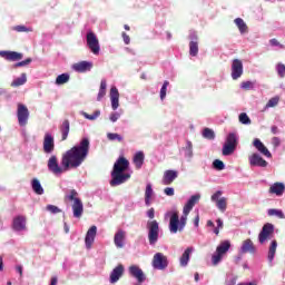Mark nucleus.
<instances>
[{
	"mask_svg": "<svg viewBox=\"0 0 285 285\" xmlns=\"http://www.w3.org/2000/svg\"><path fill=\"white\" fill-rule=\"evenodd\" d=\"M88 153H90V140L83 138L79 145L73 146L62 154L61 165H59V159L52 155L47 163L48 170L52 173V175H63V173H68L70 168H79V166L86 161Z\"/></svg>",
	"mask_w": 285,
	"mask_h": 285,
	"instance_id": "nucleus-1",
	"label": "nucleus"
},
{
	"mask_svg": "<svg viewBox=\"0 0 285 285\" xmlns=\"http://www.w3.org/2000/svg\"><path fill=\"white\" fill-rule=\"evenodd\" d=\"M130 168V161L126 159V157L120 156L116 163L114 164V168L111 171V180L110 186H121V184H126L128 179H130V174L126 173Z\"/></svg>",
	"mask_w": 285,
	"mask_h": 285,
	"instance_id": "nucleus-2",
	"label": "nucleus"
},
{
	"mask_svg": "<svg viewBox=\"0 0 285 285\" xmlns=\"http://www.w3.org/2000/svg\"><path fill=\"white\" fill-rule=\"evenodd\" d=\"M78 197L79 193L71 189L69 190V194L65 195V202H73L71 205L73 217H76V219H81V216L83 215V202H81Z\"/></svg>",
	"mask_w": 285,
	"mask_h": 285,
	"instance_id": "nucleus-3",
	"label": "nucleus"
},
{
	"mask_svg": "<svg viewBox=\"0 0 285 285\" xmlns=\"http://www.w3.org/2000/svg\"><path fill=\"white\" fill-rule=\"evenodd\" d=\"M186 222H188V214H183L179 219V214L177 212L173 213L169 219L170 233L176 234L178 230H184Z\"/></svg>",
	"mask_w": 285,
	"mask_h": 285,
	"instance_id": "nucleus-4",
	"label": "nucleus"
},
{
	"mask_svg": "<svg viewBox=\"0 0 285 285\" xmlns=\"http://www.w3.org/2000/svg\"><path fill=\"white\" fill-rule=\"evenodd\" d=\"M148 242L155 246L159 242V223L157 220L147 222Z\"/></svg>",
	"mask_w": 285,
	"mask_h": 285,
	"instance_id": "nucleus-5",
	"label": "nucleus"
},
{
	"mask_svg": "<svg viewBox=\"0 0 285 285\" xmlns=\"http://www.w3.org/2000/svg\"><path fill=\"white\" fill-rule=\"evenodd\" d=\"M237 148V134L230 132L228 134L225 145L223 146V155L228 157V155H233Z\"/></svg>",
	"mask_w": 285,
	"mask_h": 285,
	"instance_id": "nucleus-6",
	"label": "nucleus"
},
{
	"mask_svg": "<svg viewBox=\"0 0 285 285\" xmlns=\"http://www.w3.org/2000/svg\"><path fill=\"white\" fill-rule=\"evenodd\" d=\"M151 266L155 271H166L168 268V256L164 253H156L151 261Z\"/></svg>",
	"mask_w": 285,
	"mask_h": 285,
	"instance_id": "nucleus-7",
	"label": "nucleus"
},
{
	"mask_svg": "<svg viewBox=\"0 0 285 285\" xmlns=\"http://www.w3.org/2000/svg\"><path fill=\"white\" fill-rule=\"evenodd\" d=\"M87 46L92 55H99L101 47L99 46V39L95 32L89 31L87 33Z\"/></svg>",
	"mask_w": 285,
	"mask_h": 285,
	"instance_id": "nucleus-8",
	"label": "nucleus"
},
{
	"mask_svg": "<svg viewBox=\"0 0 285 285\" xmlns=\"http://www.w3.org/2000/svg\"><path fill=\"white\" fill-rule=\"evenodd\" d=\"M17 117H18V124L19 126H28V119L30 117V111L28 110V107L23 104H18V111H17Z\"/></svg>",
	"mask_w": 285,
	"mask_h": 285,
	"instance_id": "nucleus-9",
	"label": "nucleus"
},
{
	"mask_svg": "<svg viewBox=\"0 0 285 285\" xmlns=\"http://www.w3.org/2000/svg\"><path fill=\"white\" fill-rule=\"evenodd\" d=\"M274 233H275V226H273V224L271 223L265 224L258 235L259 244H264L266 239H269L271 235H273Z\"/></svg>",
	"mask_w": 285,
	"mask_h": 285,
	"instance_id": "nucleus-10",
	"label": "nucleus"
},
{
	"mask_svg": "<svg viewBox=\"0 0 285 285\" xmlns=\"http://www.w3.org/2000/svg\"><path fill=\"white\" fill-rule=\"evenodd\" d=\"M244 75V63L239 59H234L232 62V79L237 81Z\"/></svg>",
	"mask_w": 285,
	"mask_h": 285,
	"instance_id": "nucleus-11",
	"label": "nucleus"
},
{
	"mask_svg": "<svg viewBox=\"0 0 285 285\" xmlns=\"http://www.w3.org/2000/svg\"><path fill=\"white\" fill-rule=\"evenodd\" d=\"M239 253L240 255H246V253H249L250 255H255V253H257V247H255V244L250 238H247L243 242Z\"/></svg>",
	"mask_w": 285,
	"mask_h": 285,
	"instance_id": "nucleus-12",
	"label": "nucleus"
},
{
	"mask_svg": "<svg viewBox=\"0 0 285 285\" xmlns=\"http://www.w3.org/2000/svg\"><path fill=\"white\" fill-rule=\"evenodd\" d=\"M55 151V137L50 134L45 135L43 139V153L47 155H50L51 153Z\"/></svg>",
	"mask_w": 285,
	"mask_h": 285,
	"instance_id": "nucleus-13",
	"label": "nucleus"
},
{
	"mask_svg": "<svg viewBox=\"0 0 285 285\" xmlns=\"http://www.w3.org/2000/svg\"><path fill=\"white\" fill-rule=\"evenodd\" d=\"M199 199H202V196L199 194L193 195L184 206V209H183L184 215H190V210L195 208L196 204H199Z\"/></svg>",
	"mask_w": 285,
	"mask_h": 285,
	"instance_id": "nucleus-14",
	"label": "nucleus"
},
{
	"mask_svg": "<svg viewBox=\"0 0 285 285\" xmlns=\"http://www.w3.org/2000/svg\"><path fill=\"white\" fill-rule=\"evenodd\" d=\"M97 237V226L92 225L85 237V244L87 248H92V244H95V238Z\"/></svg>",
	"mask_w": 285,
	"mask_h": 285,
	"instance_id": "nucleus-15",
	"label": "nucleus"
},
{
	"mask_svg": "<svg viewBox=\"0 0 285 285\" xmlns=\"http://www.w3.org/2000/svg\"><path fill=\"white\" fill-rule=\"evenodd\" d=\"M0 57L6 59V61H21V59H23V53L17 51H0Z\"/></svg>",
	"mask_w": 285,
	"mask_h": 285,
	"instance_id": "nucleus-16",
	"label": "nucleus"
},
{
	"mask_svg": "<svg viewBox=\"0 0 285 285\" xmlns=\"http://www.w3.org/2000/svg\"><path fill=\"white\" fill-rule=\"evenodd\" d=\"M121 277H124V265H118L110 273L109 282L110 284H117Z\"/></svg>",
	"mask_w": 285,
	"mask_h": 285,
	"instance_id": "nucleus-17",
	"label": "nucleus"
},
{
	"mask_svg": "<svg viewBox=\"0 0 285 285\" xmlns=\"http://www.w3.org/2000/svg\"><path fill=\"white\" fill-rule=\"evenodd\" d=\"M72 70H75L76 72H88L92 70V62L82 60L80 62L73 63Z\"/></svg>",
	"mask_w": 285,
	"mask_h": 285,
	"instance_id": "nucleus-18",
	"label": "nucleus"
},
{
	"mask_svg": "<svg viewBox=\"0 0 285 285\" xmlns=\"http://www.w3.org/2000/svg\"><path fill=\"white\" fill-rule=\"evenodd\" d=\"M129 273L132 277H135L139 284H142V282H146V275H144V271L139 268V266L134 265L129 267Z\"/></svg>",
	"mask_w": 285,
	"mask_h": 285,
	"instance_id": "nucleus-19",
	"label": "nucleus"
},
{
	"mask_svg": "<svg viewBox=\"0 0 285 285\" xmlns=\"http://www.w3.org/2000/svg\"><path fill=\"white\" fill-rule=\"evenodd\" d=\"M177 177H179V174L176 170H166L163 177V184L164 186H170Z\"/></svg>",
	"mask_w": 285,
	"mask_h": 285,
	"instance_id": "nucleus-20",
	"label": "nucleus"
},
{
	"mask_svg": "<svg viewBox=\"0 0 285 285\" xmlns=\"http://www.w3.org/2000/svg\"><path fill=\"white\" fill-rule=\"evenodd\" d=\"M253 145L258 150V153H261V155H264L268 159H271V157H273V154H271L268 148L265 147L264 142H262V140H259V138L254 139Z\"/></svg>",
	"mask_w": 285,
	"mask_h": 285,
	"instance_id": "nucleus-21",
	"label": "nucleus"
},
{
	"mask_svg": "<svg viewBox=\"0 0 285 285\" xmlns=\"http://www.w3.org/2000/svg\"><path fill=\"white\" fill-rule=\"evenodd\" d=\"M269 195H276V197H282L285 193V185L284 183H274L271 185L268 189Z\"/></svg>",
	"mask_w": 285,
	"mask_h": 285,
	"instance_id": "nucleus-22",
	"label": "nucleus"
},
{
	"mask_svg": "<svg viewBox=\"0 0 285 285\" xmlns=\"http://www.w3.org/2000/svg\"><path fill=\"white\" fill-rule=\"evenodd\" d=\"M249 164L250 166H258L259 168H266V166H268V161L262 158L258 154H253L249 157Z\"/></svg>",
	"mask_w": 285,
	"mask_h": 285,
	"instance_id": "nucleus-23",
	"label": "nucleus"
},
{
	"mask_svg": "<svg viewBox=\"0 0 285 285\" xmlns=\"http://www.w3.org/2000/svg\"><path fill=\"white\" fill-rule=\"evenodd\" d=\"M126 242V232L124 229H119L114 236L115 246L118 248H124Z\"/></svg>",
	"mask_w": 285,
	"mask_h": 285,
	"instance_id": "nucleus-24",
	"label": "nucleus"
},
{
	"mask_svg": "<svg viewBox=\"0 0 285 285\" xmlns=\"http://www.w3.org/2000/svg\"><path fill=\"white\" fill-rule=\"evenodd\" d=\"M110 101L112 110H117L119 108V89L117 87L110 89Z\"/></svg>",
	"mask_w": 285,
	"mask_h": 285,
	"instance_id": "nucleus-25",
	"label": "nucleus"
},
{
	"mask_svg": "<svg viewBox=\"0 0 285 285\" xmlns=\"http://www.w3.org/2000/svg\"><path fill=\"white\" fill-rule=\"evenodd\" d=\"M13 230H26V216H17L13 218Z\"/></svg>",
	"mask_w": 285,
	"mask_h": 285,
	"instance_id": "nucleus-26",
	"label": "nucleus"
},
{
	"mask_svg": "<svg viewBox=\"0 0 285 285\" xmlns=\"http://www.w3.org/2000/svg\"><path fill=\"white\" fill-rule=\"evenodd\" d=\"M61 132V141H66L68 139V135L70 134V120L65 119L60 126Z\"/></svg>",
	"mask_w": 285,
	"mask_h": 285,
	"instance_id": "nucleus-27",
	"label": "nucleus"
},
{
	"mask_svg": "<svg viewBox=\"0 0 285 285\" xmlns=\"http://www.w3.org/2000/svg\"><path fill=\"white\" fill-rule=\"evenodd\" d=\"M144 159H146L144 151H137L135 154L132 161L137 170H140L141 166H144Z\"/></svg>",
	"mask_w": 285,
	"mask_h": 285,
	"instance_id": "nucleus-28",
	"label": "nucleus"
},
{
	"mask_svg": "<svg viewBox=\"0 0 285 285\" xmlns=\"http://www.w3.org/2000/svg\"><path fill=\"white\" fill-rule=\"evenodd\" d=\"M190 253H193V247H187L183 255L180 256L179 263L180 266L186 267L188 266V262H190Z\"/></svg>",
	"mask_w": 285,
	"mask_h": 285,
	"instance_id": "nucleus-29",
	"label": "nucleus"
},
{
	"mask_svg": "<svg viewBox=\"0 0 285 285\" xmlns=\"http://www.w3.org/2000/svg\"><path fill=\"white\" fill-rule=\"evenodd\" d=\"M230 250V240H224L219 244V246L216 248V253L219 255H226Z\"/></svg>",
	"mask_w": 285,
	"mask_h": 285,
	"instance_id": "nucleus-30",
	"label": "nucleus"
},
{
	"mask_svg": "<svg viewBox=\"0 0 285 285\" xmlns=\"http://www.w3.org/2000/svg\"><path fill=\"white\" fill-rule=\"evenodd\" d=\"M234 23L237 26V28H238V30H239V32H240L242 35L248 32V26L246 24V22H244V19H242V18H236V19L234 20Z\"/></svg>",
	"mask_w": 285,
	"mask_h": 285,
	"instance_id": "nucleus-31",
	"label": "nucleus"
},
{
	"mask_svg": "<svg viewBox=\"0 0 285 285\" xmlns=\"http://www.w3.org/2000/svg\"><path fill=\"white\" fill-rule=\"evenodd\" d=\"M275 253H277V240H273L269 245L267 259L273 262L275 259Z\"/></svg>",
	"mask_w": 285,
	"mask_h": 285,
	"instance_id": "nucleus-32",
	"label": "nucleus"
},
{
	"mask_svg": "<svg viewBox=\"0 0 285 285\" xmlns=\"http://www.w3.org/2000/svg\"><path fill=\"white\" fill-rule=\"evenodd\" d=\"M106 88H108V83H107L106 79H102L100 81V88H99V92L97 96V101H101V99L104 97H106Z\"/></svg>",
	"mask_w": 285,
	"mask_h": 285,
	"instance_id": "nucleus-33",
	"label": "nucleus"
},
{
	"mask_svg": "<svg viewBox=\"0 0 285 285\" xmlns=\"http://www.w3.org/2000/svg\"><path fill=\"white\" fill-rule=\"evenodd\" d=\"M31 186L36 195H43V187L41 186V183L39 181V179L33 178Z\"/></svg>",
	"mask_w": 285,
	"mask_h": 285,
	"instance_id": "nucleus-34",
	"label": "nucleus"
},
{
	"mask_svg": "<svg viewBox=\"0 0 285 285\" xmlns=\"http://www.w3.org/2000/svg\"><path fill=\"white\" fill-rule=\"evenodd\" d=\"M189 55L190 57H197V55H199V42L197 41L189 42Z\"/></svg>",
	"mask_w": 285,
	"mask_h": 285,
	"instance_id": "nucleus-35",
	"label": "nucleus"
},
{
	"mask_svg": "<svg viewBox=\"0 0 285 285\" xmlns=\"http://www.w3.org/2000/svg\"><path fill=\"white\" fill-rule=\"evenodd\" d=\"M216 206L220 213H226V208H228V199L226 197L219 198L217 200Z\"/></svg>",
	"mask_w": 285,
	"mask_h": 285,
	"instance_id": "nucleus-36",
	"label": "nucleus"
},
{
	"mask_svg": "<svg viewBox=\"0 0 285 285\" xmlns=\"http://www.w3.org/2000/svg\"><path fill=\"white\" fill-rule=\"evenodd\" d=\"M150 199H153V185L148 184L145 190V204L150 206Z\"/></svg>",
	"mask_w": 285,
	"mask_h": 285,
	"instance_id": "nucleus-37",
	"label": "nucleus"
},
{
	"mask_svg": "<svg viewBox=\"0 0 285 285\" xmlns=\"http://www.w3.org/2000/svg\"><path fill=\"white\" fill-rule=\"evenodd\" d=\"M68 81H70V75H68V73L59 75L56 78V85L57 86H63V83H68Z\"/></svg>",
	"mask_w": 285,
	"mask_h": 285,
	"instance_id": "nucleus-38",
	"label": "nucleus"
},
{
	"mask_svg": "<svg viewBox=\"0 0 285 285\" xmlns=\"http://www.w3.org/2000/svg\"><path fill=\"white\" fill-rule=\"evenodd\" d=\"M28 81V78L26 77V73H22L21 77L17 78L11 82L12 88H19V86H23Z\"/></svg>",
	"mask_w": 285,
	"mask_h": 285,
	"instance_id": "nucleus-39",
	"label": "nucleus"
},
{
	"mask_svg": "<svg viewBox=\"0 0 285 285\" xmlns=\"http://www.w3.org/2000/svg\"><path fill=\"white\" fill-rule=\"evenodd\" d=\"M267 215L269 217H277L278 219H284V212H282V209H268Z\"/></svg>",
	"mask_w": 285,
	"mask_h": 285,
	"instance_id": "nucleus-40",
	"label": "nucleus"
},
{
	"mask_svg": "<svg viewBox=\"0 0 285 285\" xmlns=\"http://www.w3.org/2000/svg\"><path fill=\"white\" fill-rule=\"evenodd\" d=\"M107 139H109V141H119V144H121V141H124V136L115 132H109L107 134Z\"/></svg>",
	"mask_w": 285,
	"mask_h": 285,
	"instance_id": "nucleus-41",
	"label": "nucleus"
},
{
	"mask_svg": "<svg viewBox=\"0 0 285 285\" xmlns=\"http://www.w3.org/2000/svg\"><path fill=\"white\" fill-rule=\"evenodd\" d=\"M203 137H204V139L213 140V139H215V131L210 128H205L203 130Z\"/></svg>",
	"mask_w": 285,
	"mask_h": 285,
	"instance_id": "nucleus-42",
	"label": "nucleus"
},
{
	"mask_svg": "<svg viewBox=\"0 0 285 285\" xmlns=\"http://www.w3.org/2000/svg\"><path fill=\"white\" fill-rule=\"evenodd\" d=\"M238 119H239V122L240 124H244L245 126H248L252 124L250 121V117H248V115L246 112H242L239 116H238Z\"/></svg>",
	"mask_w": 285,
	"mask_h": 285,
	"instance_id": "nucleus-43",
	"label": "nucleus"
},
{
	"mask_svg": "<svg viewBox=\"0 0 285 285\" xmlns=\"http://www.w3.org/2000/svg\"><path fill=\"white\" fill-rule=\"evenodd\" d=\"M168 86H170V82H168V80H165V82L163 83V87L160 89V99H161V101H164L166 99V92L168 90Z\"/></svg>",
	"mask_w": 285,
	"mask_h": 285,
	"instance_id": "nucleus-44",
	"label": "nucleus"
},
{
	"mask_svg": "<svg viewBox=\"0 0 285 285\" xmlns=\"http://www.w3.org/2000/svg\"><path fill=\"white\" fill-rule=\"evenodd\" d=\"M277 104H279V96H275V97L271 98L268 100V102L266 104V108H275V106H277Z\"/></svg>",
	"mask_w": 285,
	"mask_h": 285,
	"instance_id": "nucleus-45",
	"label": "nucleus"
},
{
	"mask_svg": "<svg viewBox=\"0 0 285 285\" xmlns=\"http://www.w3.org/2000/svg\"><path fill=\"white\" fill-rule=\"evenodd\" d=\"M30 63H32V58H27L26 60H22L13 65V68H23L26 66H30Z\"/></svg>",
	"mask_w": 285,
	"mask_h": 285,
	"instance_id": "nucleus-46",
	"label": "nucleus"
},
{
	"mask_svg": "<svg viewBox=\"0 0 285 285\" xmlns=\"http://www.w3.org/2000/svg\"><path fill=\"white\" fill-rule=\"evenodd\" d=\"M277 75L281 77V79H284L285 77V65L284 63H278L276 67Z\"/></svg>",
	"mask_w": 285,
	"mask_h": 285,
	"instance_id": "nucleus-47",
	"label": "nucleus"
},
{
	"mask_svg": "<svg viewBox=\"0 0 285 285\" xmlns=\"http://www.w3.org/2000/svg\"><path fill=\"white\" fill-rule=\"evenodd\" d=\"M213 166L216 170H224L226 168V166L224 165V161L219 159L214 160Z\"/></svg>",
	"mask_w": 285,
	"mask_h": 285,
	"instance_id": "nucleus-48",
	"label": "nucleus"
},
{
	"mask_svg": "<svg viewBox=\"0 0 285 285\" xmlns=\"http://www.w3.org/2000/svg\"><path fill=\"white\" fill-rule=\"evenodd\" d=\"M255 87V83L253 81H243L240 83V88H243V90H252V88Z\"/></svg>",
	"mask_w": 285,
	"mask_h": 285,
	"instance_id": "nucleus-49",
	"label": "nucleus"
},
{
	"mask_svg": "<svg viewBox=\"0 0 285 285\" xmlns=\"http://www.w3.org/2000/svg\"><path fill=\"white\" fill-rule=\"evenodd\" d=\"M222 257H223V254H219V253L216 252V254H214L212 256L213 265L217 266V264H219L222 262Z\"/></svg>",
	"mask_w": 285,
	"mask_h": 285,
	"instance_id": "nucleus-50",
	"label": "nucleus"
},
{
	"mask_svg": "<svg viewBox=\"0 0 285 285\" xmlns=\"http://www.w3.org/2000/svg\"><path fill=\"white\" fill-rule=\"evenodd\" d=\"M46 208L49 213H52V215H57V214L61 213V209L55 205H47Z\"/></svg>",
	"mask_w": 285,
	"mask_h": 285,
	"instance_id": "nucleus-51",
	"label": "nucleus"
},
{
	"mask_svg": "<svg viewBox=\"0 0 285 285\" xmlns=\"http://www.w3.org/2000/svg\"><path fill=\"white\" fill-rule=\"evenodd\" d=\"M216 224H217V227L214 229V233L215 235H219V230L224 228V222L222 220V218H218L216 220Z\"/></svg>",
	"mask_w": 285,
	"mask_h": 285,
	"instance_id": "nucleus-52",
	"label": "nucleus"
},
{
	"mask_svg": "<svg viewBox=\"0 0 285 285\" xmlns=\"http://www.w3.org/2000/svg\"><path fill=\"white\" fill-rule=\"evenodd\" d=\"M99 115H101V111L96 110L92 115L85 114V117H86V119H89L90 121H95V119H97V117H99Z\"/></svg>",
	"mask_w": 285,
	"mask_h": 285,
	"instance_id": "nucleus-53",
	"label": "nucleus"
},
{
	"mask_svg": "<svg viewBox=\"0 0 285 285\" xmlns=\"http://www.w3.org/2000/svg\"><path fill=\"white\" fill-rule=\"evenodd\" d=\"M13 30H16V32H32V29H28L26 26H16Z\"/></svg>",
	"mask_w": 285,
	"mask_h": 285,
	"instance_id": "nucleus-54",
	"label": "nucleus"
},
{
	"mask_svg": "<svg viewBox=\"0 0 285 285\" xmlns=\"http://www.w3.org/2000/svg\"><path fill=\"white\" fill-rule=\"evenodd\" d=\"M223 193L222 190H217L213 196H212V202H215L217 204V202L220 199Z\"/></svg>",
	"mask_w": 285,
	"mask_h": 285,
	"instance_id": "nucleus-55",
	"label": "nucleus"
},
{
	"mask_svg": "<svg viewBox=\"0 0 285 285\" xmlns=\"http://www.w3.org/2000/svg\"><path fill=\"white\" fill-rule=\"evenodd\" d=\"M164 193H165V195H167V197H173V195H175V188H173V187H166V188L164 189Z\"/></svg>",
	"mask_w": 285,
	"mask_h": 285,
	"instance_id": "nucleus-56",
	"label": "nucleus"
},
{
	"mask_svg": "<svg viewBox=\"0 0 285 285\" xmlns=\"http://www.w3.org/2000/svg\"><path fill=\"white\" fill-rule=\"evenodd\" d=\"M282 140L279 139V137H273L272 138V146H274V148H278V146H281Z\"/></svg>",
	"mask_w": 285,
	"mask_h": 285,
	"instance_id": "nucleus-57",
	"label": "nucleus"
},
{
	"mask_svg": "<svg viewBox=\"0 0 285 285\" xmlns=\"http://www.w3.org/2000/svg\"><path fill=\"white\" fill-rule=\"evenodd\" d=\"M186 150L188 151V157H193V142L187 141Z\"/></svg>",
	"mask_w": 285,
	"mask_h": 285,
	"instance_id": "nucleus-58",
	"label": "nucleus"
},
{
	"mask_svg": "<svg viewBox=\"0 0 285 285\" xmlns=\"http://www.w3.org/2000/svg\"><path fill=\"white\" fill-rule=\"evenodd\" d=\"M147 217L149 219H155V208L151 207L150 209L147 210Z\"/></svg>",
	"mask_w": 285,
	"mask_h": 285,
	"instance_id": "nucleus-59",
	"label": "nucleus"
},
{
	"mask_svg": "<svg viewBox=\"0 0 285 285\" xmlns=\"http://www.w3.org/2000/svg\"><path fill=\"white\" fill-rule=\"evenodd\" d=\"M122 39L126 46L130 43V36H128V33L122 32Z\"/></svg>",
	"mask_w": 285,
	"mask_h": 285,
	"instance_id": "nucleus-60",
	"label": "nucleus"
},
{
	"mask_svg": "<svg viewBox=\"0 0 285 285\" xmlns=\"http://www.w3.org/2000/svg\"><path fill=\"white\" fill-rule=\"evenodd\" d=\"M271 46H279V48H284V45H281L277 39L273 38L269 40Z\"/></svg>",
	"mask_w": 285,
	"mask_h": 285,
	"instance_id": "nucleus-61",
	"label": "nucleus"
},
{
	"mask_svg": "<svg viewBox=\"0 0 285 285\" xmlns=\"http://www.w3.org/2000/svg\"><path fill=\"white\" fill-rule=\"evenodd\" d=\"M120 115L117 112H114L110 115V121L115 122L119 119Z\"/></svg>",
	"mask_w": 285,
	"mask_h": 285,
	"instance_id": "nucleus-62",
	"label": "nucleus"
},
{
	"mask_svg": "<svg viewBox=\"0 0 285 285\" xmlns=\"http://www.w3.org/2000/svg\"><path fill=\"white\" fill-rule=\"evenodd\" d=\"M271 132H272V135H277L279 132V127L273 125L271 127Z\"/></svg>",
	"mask_w": 285,
	"mask_h": 285,
	"instance_id": "nucleus-63",
	"label": "nucleus"
},
{
	"mask_svg": "<svg viewBox=\"0 0 285 285\" xmlns=\"http://www.w3.org/2000/svg\"><path fill=\"white\" fill-rule=\"evenodd\" d=\"M57 282H58L57 276H53V277L51 278L50 285H57Z\"/></svg>",
	"mask_w": 285,
	"mask_h": 285,
	"instance_id": "nucleus-64",
	"label": "nucleus"
}]
</instances>
